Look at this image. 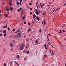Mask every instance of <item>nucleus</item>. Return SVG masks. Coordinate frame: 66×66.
I'll return each mask as SVG.
<instances>
[{
    "instance_id": "1",
    "label": "nucleus",
    "mask_w": 66,
    "mask_h": 66,
    "mask_svg": "<svg viewBox=\"0 0 66 66\" xmlns=\"http://www.w3.org/2000/svg\"><path fill=\"white\" fill-rule=\"evenodd\" d=\"M25 46V45H24V44L23 43L20 46L19 48V49L21 50H23V49H24V48Z\"/></svg>"
},
{
    "instance_id": "2",
    "label": "nucleus",
    "mask_w": 66,
    "mask_h": 66,
    "mask_svg": "<svg viewBox=\"0 0 66 66\" xmlns=\"http://www.w3.org/2000/svg\"><path fill=\"white\" fill-rule=\"evenodd\" d=\"M14 38L15 39H17V38H18V35H15L14 36Z\"/></svg>"
},
{
    "instance_id": "3",
    "label": "nucleus",
    "mask_w": 66,
    "mask_h": 66,
    "mask_svg": "<svg viewBox=\"0 0 66 66\" xmlns=\"http://www.w3.org/2000/svg\"><path fill=\"white\" fill-rule=\"evenodd\" d=\"M5 10L7 12H10V9L9 7H7L5 8Z\"/></svg>"
},
{
    "instance_id": "4",
    "label": "nucleus",
    "mask_w": 66,
    "mask_h": 66,
    "mask_svg": "<svg viewBox=\"0 0 66 66\" xmlns=\"http://www.w3.org/2000/svg\"><path fill=\"white\" fill-rule=\"evenodd\" d=\"M10 10H11V11H14V9L13 8V7H10L9 8Z\"/></svg>"
},
{
    "instance_id": "5",
    "label": "nucleus",
    "mask_w": 66,
    "mask_h": 66,
    "mask_svg": "<svg viewBox=\"0 0 66 66\" xmlns=\"http://www.w3.org/2000/svg\"><path fill=\"white\" fill-rule=\"evenodd\" d=\"M14 44L13 43H10V45L11 47H12L13 46V45Z\"/></svg>"
},
{
    "instance_id": "6",
    "label": "nucleus",
    "mask_w": 66,
    "mask_h": 66,
    "mask_svg": "<svg viewBox=\"0 0 66 66\" xmlns=\"http://www.w3.org/2000/svg\"><path fill=\"white\" fill-rule=\"evenodd\" d=\"M4 16L6 17H7L8 16V15L7 13H6L4 15Z\"/></svg>"
},
{
    "instance_id": "7",
    "label": "nucleus",
    "mask_w": 66,
    "mask_h": 66,
    "mask_svg": "<svg viewBox=\"0 0 66 66\" xmlns=\"http://www.w3.org/2000/svg\"><path fill=\"white\" fill-rule=\"evenodd\" d=\"M36 19L38 20V21H39V18L38 17V16H37L36 18Z\"/></svg>"
},
{
    "instance_id": "8",
    "label": "nucleus",
    "mask_w": 66,
    "mask_h": 66,
    "mask_svg": "<svg viewBox=\"0 0 66 66\" xmlns=\"http://www.w3.org/2000/svg\"><path fill=\"white\" fill-rule=\"evenodd\" d=\"M33 17L34 18H35L36 17V15L35 14H34V15L33 16Z\"/></svg>"
},
{
    "instance_id": "9",
    "label": "nucleus",
    "mask_w": 66,
    "mask_h": 66,
    "mask_svg": "<svg viewBox=\"0 0 66 66\" xmlns=\"http://www.w3.org/2000/svg\"><path fill=\"white\" fill-rule=\"evenodd\" d=\"M3 33H5V34H6V30H4L3 32Z\"/></svg>"
},
{
    "instance_id": "10",
    "label": "nucleus",
    "mask_w": 66,
    "mask_h": 66,
    "mask_svg": "<svg viewBox=\"0 0 66 66\" xmlns=\"http://www.w3.org/2000/svg\"><path fill=\"white\" fill-rule=\"evenodd\" d=\"M11 65L10 64V65H11V66H13V64H14V63H13V62L12 61L11 62Z\"/></svg>"
},
{
    "instance_id": "11",
    "label": "nucleus",
    "mask_w": 66,
    "mask_h": 66,
    "mask_svg": "<svg viewBox=\"0 0 66 66\" xmlns=\"http://www.w3.org/2000/svg\"><path fill=\"white\" fill-rule=\"evenodd\" d=\"M7 28V24H6V26H4L3 27V28Z\"/></svg>"
},
{
    "instance_id": "12",
    "label": "nucleus",
    "mask_w": 66,
    "mask_h": 66,
    "mask_svg": "<svg viewBox=\"0 0 66 66\" xmlns=\"http://www.w3.org/2000/svg\"><path fill=\"white\" fill-rule=\"evenodd\" d=\"M2 4H3V5H5V3L4 2H2Z\"/></svg>"
},
{
    "instance_id": "13",
    "label": "nucleus",
    "mask_w": 66,
    "mask_h": 66,
    "mask_svg": "<svg viewBox=\"0 0 66 66\" xmlns=\"http://www.w3.org/2000/svg\"><path fill=\"white\" fill-rule=\"evenodd\" d=\"M24 18H25V16H23L22 18V20H23L24 19Z\"/></svg>"
},
{
    "instance_id": "14",
    "label": "nucleus",
    "mask_w": 66,
    "mask_h": 66,
    "mask_svg": "<svg viewBox=\"0 0 66 66\" xmlns=\"http://www.w3.org/2000/svg\"><path fill=\"white\" fill-rule=\"evenodd\" d=\"M36 15H38L39 14V13H38V12L36 11Z\"/></svg>"
},
{
    "instance_id": "15",
    "label": "nucleus",
    "mask_w": 66,
    "mask_h": 66,
    "mask_svg": "<svg viewBox=\"0 0 66 66\" xmlns=\"http://www.w3.org/2000/svg\"><path fill=\"white\" fill-rule=\"evenodd\" d=\"M31 29L30 28H29L28 29V31L29 32L30 31H31Z\"/></svg>"
},
{
    "instance_id": "16",
    "label": "nucleus",
    "mask_w": 66,
    "mask_h": 66,
    "mask_svg": "<svg viewBox=\"0 0 66 66\" xmlns=\"http://www.w3.org/2000/svg\"><path fill=\"white\" fill-rule=\"evenodd\" d=\"M9 5H12V3L11 2V1L10 2H9Z\"/></svg>"
},
{
    "instance_id": "17",
    "label": "nucleus",
    "mask_w": 66,
    "mask_h": 66,
    "mask_svg": "<svg viewBox=\"0 0 66 66\" xmlns=\"http://www.w3.org/2000/svg\"><path fill=\"white\" fill-rule=\"evenodd\" d=\"M26 52L28 54H29V53H30V52H29V51H27Z\"/></svg>"
},
{
    "instance_id": "18",
    "label": "nucleus",
    "mask_w": 66,
    "mask_h": 66,
    "mask_svg": "<svg viewBox=\"0 0 66 66\" xmlns=\"http://www.w3.org/2000/svg\"><path fill=\"white\" fill-rule=\"evenodd\" d=\"M19 35L18 36L19 38H20L21 37V35Z\"/></svg>"
},
{
    "instance_id": "19",
    "label": "nucleus",
    "mask_w": 66,
    "mask_h": 66,
    "mask_svg": "<svg viewBox=\"0 0 66 66\" xmlns=\"http://www.w3.org/2000/svg\"><path fill=\"white\" fill-rule=\"evenodd\" d=\"M43 22H44V24H46V21L44 20Z\"/></svg>"
},
{
    "instance_id": "20",
    "label": "nucleus",
    "mask_w": 66,
    "mask_h": 66,
    "mask_svg": "<svg viewBox=\"0 0 66 66\" xmlns=\"http://www.w3.org/2000/svg\"><path fill=\"white\" fill-rule=\"evenodd\" d=\"M47 38L48 39V41H49V38H48V35H47Z\"/></svg>"
},
{
    "instance_id": "21",
    "label": "nucleus",
    "mask_w": 66,
    "mask_h": 66,
    "mask_svg": "<svg viewBox=\"0 0 66 66\" xmlns=\"http://www.w3.org/2000/svg\"><path fill=\"white\" fill-rule=\"evenodd\" d=\"M16 57L17 58H19V56L18 55H17L16 56Z\"/></svg>"
},
{
    "instance_id": "22",
    "label": "nucleus",
    "mask_w": 66,
    "mask_h": 66,
    "mask_svg": "<svg viewBox=\"0 0 66 66\" xmlns=\"http://www.w3.org/2000/svg\"><path fill=\"white\" fill-rule=\"evenodd\" d=\"M66 5V3H65L63 5V6H65Z\"/></svg>"
},
{
    "instance_id": "23",
    "label": "nucleus",
    "mask_w": 66,
    "mask_h": 66,
    "mask_svg": "<svg viewBox=\"0 0 66 66\" xmlns=\"http://www.w3.org/2000/svg\"><path fill=\"white\" fill-rule=\"evenodd\" d=\"M16 4H17V5H19V2H17L16 3Z\"/></svg>"
},
{
    "instance_id": "24",
    "label": "nucleus",
    "mask_w": 66,
    "mask_h": 66,
    "mask_svg": "<svg viewBox=\"0 0 66 66\" xmlns=\"http://www.w3.org/2000/svg\"><path fill=\"white\" fill-rule=\"evenodd\" d=\"M29 5H31L32 3H29Z\"/></svg>"
},
{
    "instance_id": "25",
    "label": "nucleus",
    "mask_w": 66,
    "mask_h": 66,
    "mask_svg": "<svg viewBox=\"0 0 66 66\" xmlns=\"http://www.w3.org/2000/svg\"><path fill=\"white\" fill-rule=\"evenodd\" d=\"M6 34H4V37H5V36H6Z\"/></svg>"
},
{
    "instance_id": "26",
    "label": "nucleus",
    "mask_w": 66,
    "mask_h": 66,
    "mask_svg": "<svg viewBox=\"0 0 66 66\" xmlns=\"http://www.w3.org/2000/svg\"><path fill=\"white\" fill-rule=\"evenodd\" d=\"M18 12H20V10H19V9H18Z\"/></svg>"
},
{
    "instance_id": "27",
    "label": "nucleus",
    "mask_w": 66,
    "mask_h": 66,
    "mask_svg": "<svg viewBox=\"0 0 66 66\" xmlns=\"http://www.w3.org/2000/svg\"><path fill=\"white\" fill-rule=\"evenodd\" d=\"M7 29H8V31H9V30H10V28H9V27H8Z\"/></svg>"
},
{
    "instance_id": "28",
    "label": "nucleus",
    "mask_w": 66,
    "mask_h": 66,
    "mask_svg": "<svg viewBox=\"0 0 66 66\" xmlns=\"http://www.w3.org/2000/svg\"><path fill=\"white\" fill-rule=\"evenodd\" d=\"M58 10V9H57L55 11V12H56Z\"/></svg>"
},
{
    "instance_id": "29",
    "label": "nucleus",
    "mask_w": 66,
    "mask_h": 66,
    "mask_svg": "<svg viewBox=\"0 0 66 66\" xmlns=\"http://www.w3.org/2000/svg\"><path fill=\"white\" fill-rule=\"evenodd\" d=\"M44 56H46V57H47V55L46 54H45L44 55Z\"/></svg>"
},
{
    "instance_id": "30",
    "label": "nucleus",
    "mask_w": 66,
    "mask_h": 66,
    "mask_svg": "<svg viewBox=\"0 0 66 66\" xmlns=\"http://www.w3.org/2000/svg\"><path fill=\"white\" fill-rule=\"evenodd\" d=\"M38 41H35V43H38Z\"/></svg>"
},
{
    "instance_id": "31",
    "label": "nucleus",
    "mask_w": 66,
    "mask_h": 66,
    "mask_svg": "<svg viewBox=\"0 0 66 66\" xmlns=\"http://www.w3.org/2000/svg\"><path fill=\"white\" fill-rule=\"evenodd\" d=\"M44 47H46V44H45Z\"/></svg>"
},
{
    "instance_id": "32",
    "label": "nucleus",
    "mask_w": 66,
    "mask_h": 66,
    "mask_svg": "<svg viewBox=\"0 0 66 66\" xmlns=\"http://www.w3.org/2000/svg\"><path fill=\"white\" fill-rule=\"evenodd\" d=\"M12 31H15V29H13Z\"/></svg>"
},
{
    "instance_id": "33",
    "label": "nucleus",
    "mask_w": 66,
    "mask_h": 66,
    "mask_svg": "<svg viewBox=\"0 0 66 66\" xmlns=\"http://www.w3.org/2000/svg\"><path fill=\"white\" fill-rule=\"evenodd\" d=\"M30 11H32V8H31L30 9Z\"/></svg>"
},
{
    "instance_id": "34",
    "label": "nucleus",
    "mask_w": 66,
    "mask_h": 66,
    "mask_svg": "<svg viewBox=\"0 0 66 66\" xmlns=\"http://www.w3.org/2000/svg\"><path fill=\"white\" fill-rule=\"evenodd\" d=\"M32 12H30V15H32Z\"/></svg>"
},
{
    "instance_id": "35",
    "label": "nucleus",
    "mask_w": 66,
    "mask_h": 66,
    "mask_svg": "<svg viewBox=\"0 0 66 66\" xmlns=\"http://www.w3.org/2000/svg\"><path fill=\"white\" fill-rule=\"evenodd\" d=\"M4 66H6V63H4Z\"/></svg>"
},
{
    "instance_id": "36",
    "label": "nucleus",
    "mask_w": 66,
    "mask_h": 66,
    "mask_svg": "<svg viewBox=\"0 0 66 66\" xmlns=\"http://www.w3.org/2000/svg\"><path fill=\"white\" fill-rule=\"evenodd\" d=\"M38 2H39V1L37 2H36V4H38Z\"/></svg>"
},
{
    "instance_id": "37",
    "label": "nucleus",
    "mask_w": 66,
    "mask_h": 66,
    "mask_svg": "<svg viewBox=\"0 0 66 66\" xmlns=\"http://www.w3.org/2000/svg\"><path fill=\"white\" fill-rule=\"evenodd\" d=\"M18 35H21L20 34V33H19L18 34Z\"/></svg>"
},
{
    "instance_id": "38",
    "label": "nucleus",
    "mask_w": 66,
    "mask_h": 66,
    "mask_svg": "<svg viewBox=\"0 0 66 66\" xmlns=\"http://www.w3.org/2000/svg\"><path fill=\"white\" fill-rule=\"evenodd\" d=\"M51 46H52L53 48H54V47H53V46L52 45H51Z\"/></svg>"
},
{
    "instance_id": "39",
    "label": "nucleus",
    "mask_w": 66,
    "mask_h": 66,
    "mask_svg": "<svg viewBox=\"0 0 66 66\" xmlns=\"http://www.w3.org/2000/svg\"><path fill=\"white\" fill-rule=\"evenodd\" d=\"M21 9H22V8L21 7L20 8V10H21Z\"/></svg>"
},
{
    "instance_id": "40",
    "label": "nucleus",
    "mask_w": 66,
    "mask_h": 66,
    "mask_svg": "<svg viewBox=\"0 0 66 66\" xmlns=\"http://www.w3.org/2000/svg\"><path fill=\"white\" fill-rule=\"evenodd\" d=\"M48 34L49 36H51V35H50V34Z\"/></svg>"
},
{
    "instance_id": "41",
    "label": "nucleus",
    "mask_w": 66,
    "mask_h": 66,
    "mask_svg": "<svg viewBox=\"0 0 66 66\" xmlns=\"http://www.w3.org/2000/svg\"><path fill=\"white\" fill-rule=\"evenodd\" d=\"M28 24L29 26H30V23H28Z\"/></svg>"
},
{
    "instance_id": "42",
    "label": "nucleus",
    "mask_w": 66,
    "mask_h": 66,
    "mask_svg": "<svg viewBox=\"0 0 66 66\" xmlns=\"http://www.w3.org/2000/svg\"><path fill=\"white\" fill-rule=\"evenodd\" d=\"M62 31L63 32H65V30H62Z\"/></svg>"
},
{
    "instance_id": "43",
    "label": "nucleus",
    "mask_w": 66,
    "mask_h": 66,
    "mask_svg": "<svg viewBox=\"0 0 66 66\" xmlns=\"http://www.w3.org/2000/svg\"><path fill=\"white\" fill-rule=\"evenodd\" d=\"M48 45H50V46H51V44H50V43H49V42L48 43Z\"/></svg>"
},
{
    "instance_id": "44",
    "label": "nucleus",
    "mask_w": 66,
    "mask_h": 66,
    "mask_svg": "<svg viewBox=\"0 0 66 66\" xmlns=\"http://www.w3.org/2000/svg\"><path fill=\"white\" fill-rule=\"evenodd\" d=\"M19 4L20 5H21V2H20V3Z\"/></svg>"
},
{
    "instance_id": "45",
    "label": "nucleus",
    "mask_w": 66,
    "mask_h": 66,
    "mask_svg": "<svg viewBox=\"0 0 66 66\" xmlns=\"http://www.w3.org/2000/svg\"><path fill=\"white\" fill-rule=\"evenodd\" d=\"M45 49H46V50H47L48 49L47 48V47H45Z\"/></svg>"
},
{
    "instance_id": "46",
    "label": "nucleus",
    "mask_w": 66,
    "mask_h": 66,
    "mask_svg": "<svg viewBox=\"0 0 66 66\" xmlns=\"http://www.w3.org/2000/svg\"><path fill=\"white\" fill-rule=\"evenodd\" d=\"M36 12H37V11H38V10L37 9H36Z\"/></svg>"
},
{
    "instance_id": "47",
    "label": "nucleus",
    "mask_w": 66,
    "mask_h": 66,
    "mask_svg": "<svg viewBox=\"0 0 66 66\" xmlns=\"http://www.w3.org/2000/svg\"><path fill=\"white\" fill-rule=\"evenodd\" d=\"M18 66H19V64H18V63L16 64Z\"/></svg>"
},
{
    "instance_id": "48",
    "label": "nucleus",
    "mask_w": 66,
    "mask_h": 66,
    "mask_svg": "<svg viewBox=\"0 0 66 66\" xmlns=\"http://www.w3.org/2000/svg\"><path fill=\"white\" fill-rule=\"evenodd\" d=\"M2 34H0V36H2Z\"/></svg>"
},
{
    "instance_id": "49",
    "label": "nucleus",
    "mask_w": 66,
    "mask_h": 66,
    "mask_svg": "<svg viewBox=\"0 0 66 66\" xmlns=\"http://www.w3.org/2000/svg\"><path fill=\"white\" fill-rule=\"evenodd\" d=\"M60 45L61 46V47H63V46H62V45L61 44H60Z\"/></svg>"
},
{
    "instance_id": "50",
    "label": "nucleus",
    "mask_w": 66,
    "mask_h": 66,
    "mask_svg": "<svg viewBox=\"0 0 66 66\" xmlns=\"http://www.w3.org/2000/svg\"><path fill=\"white\" fill-rule=\"evenodd\" d=\"M55 10V9H54L53 10V12H54V11Z\"/></svg>"
},
{
    "instance_id": "51",
    "label": "nucleus",
    "mask_w": 66,
    "mask_h": 66,
    "mask_svg": "<svg viewBox=\"0 0 66 66\" xmlns=\"http://www.w3.org/2000/svg\"><path fill=\"white\" fill-rule=\"evenodd\" d=\"M13 42L14 43H15V40H13Z\"/></svg>"
},
{
    "instance_id": "52",
    "label": "nucleus",
    "mask_w": 66,
    "mask_h": 66,
    "mask_svg": "<svg viewBox=\"0 0 66 66\" xmlns=\"http://www.w3.org/2000/svg\"><path fill=\"white\" fill-rule=\"evenodd\" d=\"M19 32V31L18 30H17L16 31V33L17 32H18V33Z\"/></svg>"
},
{
    "instance_id": "53",
    "label": "nucleus",
    "mask_w": 66,
    "mask_h": 66,
    "mask_svg": "<svg viewBox=\"0 0 66 66\" xmlns=\"http://www.w3.org/2000/svg\"><path fill=\"white\" fill-rule=\"evenodd\" d=\"M24 24H26V22H24Z\"/></svg>"
},
{
    "instance_id": "54",
    "label": "nucleus",
    "mask_w": 66,
    "mask_h": 66,
    "mask_svg": "<svg viewBox=\"0 0 66 66\" xmlns=\"http://www.w3.org/2000/svg\"><path fill=\"white\" fill-rule=\"evenodd\" d=\"M38 12L39 13H40V10H39Z\"/></svg>"
},
{
    "instance_id": "55",
    "label": "nucleus",
    "mask_w": 66,
    "mask_h": 66,
    "mask_svg": "<svg viewBox=\"0 0 66 66\" xmlns=\"http://www.w3.org/2000/svg\"><path fill=\"white\" fill-rule=\"evenodd\" d=\"M1 12H2L1 10H0V14H1Z\"/></svg>"
},
{
    "instance_id": "56",
    "label": "nucleus",
    "mask_w": 66,
    "mask_h": 66,
    "mask_svg": "<svg viewBox=\"0 0 66 66\" xmlns=\"http://www.w3.org/2000/svg\"><path fill=\"white\" fill-rule=\"evenodd\" d=\"M42 3H41L40 4V5H42Z\"/></svg>"
},
{
    "instance_id": "57",
    "label": "nucleus",
    "mask_w": 66,
    "mask_h": 66,
    "mask_svg": "<svg viewBox=\"0 0 66 66\" xmlns=\"http://www.w3.org/2000/svg\"><path fill=\"white\" fill-rule=\"evenodd\" d=\"M2 32V30H0V32Z\"/></svg>"
},
{
    "instance_id": "58",
    "label": "nucleus",
    "mask_w": 66,
    "mask_h": 66,
    "mask_svg": "<svg viewBox=\"0 0 66 66\" xmlns=\"http://www.w3.org/2000/svg\"><path fill=\"white\" fill-rule=\"evenodd\" d=\"M59 33H61V34H62V32H59Z\"/></svg>"
},
{
    "instance_id": "59",
    "label": "nucleus",
    "mask_w": 66,
    "mask_h": 66,
    "mask_svg": "<svg viewBox=\"0 0 66 66\" xmlns=\"http://www.w3.org/2000/svg\"><path fill=\"white\" fill-rule=\"evenodd\" d=\"M10 50L11 51H13L12 50V49H11V50Z\"/></svg>"
},
{
    "instance_id": "60",
    "label": "nucleus",
    "mask_w": 66,
    "mask_h": 66,
    "mask_svg": "<svg viewBox=\"0 0 66 66\" xmlns=\"http://www.w3.org/2000/svg\"><path fill=\"white\" fill-rule=\"evenodd\" d=\"M64 27V25H63L61 27Z\"/></svg>"
},
{
    "instance_id": "61",
    "label": "nucleus",
    "mask_w": 66,
    "mask_h": 66,
    "mask_svg": "<svg viewBox=\"0 0 66 66\" xmlns=\"http://www.w3.org/2000/svg\"><path fill=\"white\" fill-rule=\"evenodd\" d=\"M59 31H60V32H62V30H59Z\"/></svg>"
},
{
    "instance_id": "62",
    "label": "nucleus",
    "mask_w": 66,
    "mask_h": 66,
    "mask_svg": "<svg viewBox=\"0 0 66 66\" xmlns=\"http://www.w3.org/2000/svg\"><path fill=\"white\" fill-rule=\"evenodd\" d=\"M20 2H22V0H20Z\"/></svg>"
},
{
    "instance_id": "63",
    "label": "nucleus",
    "mask_w": 66,
    "mask_h": 66,
    "mask_svg": "<svg viewBox=\"0 0 66 66\" xmlns=\"http://www.w3.org/2000/svg\"><path fill=\"white\" fill-rule=\"evenodd\" d=\"M52 54H53V52L52 53Z\"/></svg>"
},
{
    "instance_id": "64",
    "label": "nucleus",
    "mask_w": 66,
    "mask_h": 66,
    "mask_svg": "<svg viewBox=\"0 0 66 66\" xmlns=\"http://www.w3.org/2000/svg\"><path fill=\"white\" fill-rule=\"evenodd\" d=\"M65 66H66V63H65Z\"/></svg>"
}]
</instances>
